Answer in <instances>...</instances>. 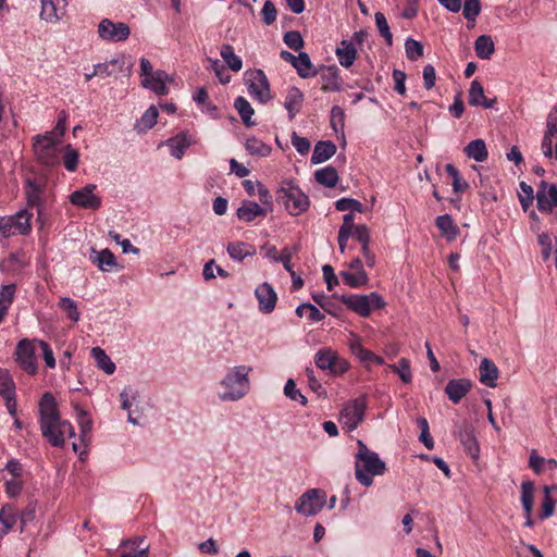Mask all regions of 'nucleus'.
Segmentation results:
<instances>
[{
    "label": "nucleus",
    "instance_id": "1",
    "mask_svg": "<svg viewBox=\"0 0 557 557\" xmlns=\"http://www.w3.org/2000/svg\"><path fill=\"white\" fill-rule=\"evenodd\" d=\"M39 423L42 436L54 447H63L75 435L74 428L60 417L54 396L46 392L39 400Z\"/></svg>",
    "mask_w": 557,
    "mask_h": 557
},
{
    "label": "nucleus",
    "instance_id": "2",
    "mask_svg": "<svg viewBox=\"0 0 557 557\" xmlns=\"http://www.w3.org/2000/svg\"><path fill=\"white\" fill-rule=\"evenodd\" d=\"M252 368L250 366H234L230 368L219 382L218 397L221 401H237L244 398L250 391Z\"/></svg>",
    "mask_w": 557,
    "mask_h": 557
},
{
    "label": "nucleus",
    "instance_id": "3",
    "mask_svg": "<svg viewBox=\"0 0 557 557\" xmlns=\"http://www.w3.org/2000/svg\"><path fill=\"white\" fill-rule=\"evenodd\" d=\"M358 451L355 456V476L363 486L369 487L373 484V476L383 475L387 468L379 454L372 451L361 441H357Z\"/></svg>",
    "mask_w": 557,
    "mask_h": 557
},
{
    "label": "nucleus",
    "instance_id": "4",
    "mask_svg": "<svg viewBox=\"0 0 557 557\" xmlns=\"http://www.w3.org/2000/svg\"><path fill=\"white\" fill-rule=\"evenodd\" d=\"M277 201L293 216L305 213L310 207V199L299 186L285 182L276 191Z\"/></svg>",
    "mask_w": 557,
    "mask_h": 557
},
{
    "label": "nucleus",
    "instance_id": "5",
    "mask_svg": "<svg viewBox=\"0 0 557 557\" xmlns=\"http://www.w3.org/2000/svg\"><path fill=\"white\" fill-rule=\"evenodd\" d=\"M338 298L349 310L363 318L369 317L373 310L386 306L383 297L375 292L368 295H342Z\"/></svg>",
    "mask_w": 557,
    "mask_h": 557
},
{
    "label": "nucleus",
    "instance_id": "6",
    "mask_svg": "<svg viewBox=\"0 0 557 557\" xmlns=\"http://www.w3.org/2000/svg\"><path fill=\"white\" fill-rule=\"evenodd\" d=\"M368 407L366 396H359L347 401L338 413V422L346 432L355 431L364 420Z\"/></svg>",
    "mask_w": 557,
    "mask_h": 557
},
{
    "label": "nucleus",
    "instance_id": "7",
    "mask_svg": "<svg viewBox=\"0 0 557 557\" xmlns=\"http://www.w3.org/2000/svg\"><path fill=\"white\" fill-rule=\"evenodd\" d=\"M58 138L52 134L36 135L33 138V151L37 160L46 166H54L59 163Z\"/></svg>",
    "mask_w": 557,
    "mask_h": 557
},
{
    "label": "nucleus",
    "instance_id": "8",
    "mask_svg": "<svg viewBox=\"0 0 557 557\" xmlns=\"http://www.w3.org/2000/svg\"><path fill=\"white\" fill-rule=\"evenodd\" d=\"M249 95L260 103L272 99L270 83L262 70H248L244 76Z\"/></svg>",
    "mask_w": 557,
    "mask_h": 557
},
{
    "label": "nucleus",
    "instance_id": "9",
    "mask_svg": "<svg viewBox=\"0 0 557 557\" xmlns=\"http://www.w3.org/2000/svg\"><path fill=\"white\" fill-rule=\"evenodd\" d=\"M30 219L32 213L26 210H21L14 215L0 216V234L4 237L27 235L32 230Z\"/></svg>",
    "mask_w": 557,
    "mask_h": 557
},
{
    "label": "nucleus",
    "instance_id": "10",
    "mask_svg": "<svg viewBox=\"0 0 557 557\" xmlns=\"http://www.w3.org/2000/svg\"><path fill=\"white\" fill-rule=\"evenodd\" d=\"M326 503V494L318 488L308 490L304 493L295 505V510L305 516L311 517L319 513Z\"/></svg>",
    "mask_w": 557,
    "mask_h": 557
},
{
    "label": "nucleus",
    "instance_id": "11",
    "mask_svg": "<svg viewBox=\"0 0 557 557\" xmlns=\"http://www.w3.org/2000/svg\"><path fill=\"white\" fill-rule=\"evenodd\" d=\"M36 339H21L16 345L15 360L20 368L29 375L38 373V364L36 359Z\"/></svg>",
    "mask_w": 557,
    "mask_h": 557
},
{
    "label": "nucleus",
    "instance_id": "12",
    "mask_svg": "<svg viewBox=\"0 0 557 557\" xmlns=\"http://www.w3.org/2000/svg\"><path fill=\"white\" fill-rule=\"evenodd\" d=\"M131 35L129 26L123 22L102 18L98 24V36L108 42L125 41Z\"/></svg>",
    "mask_w": 557,
    "mask_h": 557
},
{
    "label": "nucleus",
    "instance_id": "13",
    "mask_svg": "<svg viewBox=\"0 0 557 557\" xmlns=\"http://www.w3.org/2000/svg\"><path fill=\"white\" fill-rule=\"evenodd\" d=\"M314 362L319 369L329 371L333 375H341L348 370V363L331 348L319 349L314 356Z\"/></svg>",
    "mask_w": 557,
    "mask_h": 557
},
{
    "label": "nucleus",
    "instance_id": "14",
    "mask_svg": "<svg viewBox=\"0 0 557 557\" xmlns=\"http://www.w3.org/2000/svg\"><path fill=\"white\" fill-rule=\"evenodd\" d=\"M536 207L542 213L557 209V185L541 181L536 187Z\"/></svg>",
    "mask_w": 557,
    "mask_h": 557
},
{
    "label": "nucleus",
    "instance_id": "15",
    "mask_svg": "<svg viewBox=\"0 0 557 557\" xmlns=\"http://www.w3.org/2000/svg\"><path fill=\"white\" fill-rule=\"evenodd\" d=\"M96 185H87L70 195L72 205L83 209H98L101 206V198L95 194Z\"/></svg>",
    "mask_w": 557,
    "mask_h": 557
},
{
    "label": "nucleus",
    "instance_id": "16",
    "mask_svg": "<svg viewBox=\"0 0 557 557\" xmlns=\"http://www.w3.org/2000/svg\"><path fill=\"white\" fill-rule=\"evenodd\" d=\"M66 5V0H41L40 18L55 24L65 15Z\"/></svg>",
    "mask_w": 557,
    "mask_h": 557
},
{
    "label": "nucleus",
    "instance_id": "17",
    "mask_svg": "<svg viewBox=\"0 0 557 557\" xmlns=\"http://www.w3.org/2000/svg\"><path fill=\"white\" fill-rule=\"evenodd\" d=\"M555 135H557V102L547 115L546 129L541 143V150L548 159L553 158V138Z\"/></svg>",
    "mask_w": 557,
    "mask_h": 557
},
{
    "label": "nucleus",
    "instance_id": "18",
    "mask_svg": "<svg viewBox=\"0 0 557 557\" xmlns=\"http://www.w3.org/2000/svg\"><path fill=\"white\" fill-rule=\"evenodd\" d=\"M255 296L258 300V308L262 313H271L276 306L277 295L273 287L264 282L255 289Z\"/></svg>",
    "mask_w": 557,
    "mask_h": 557
},
{
    "label": "nucleus",
    "instance_id": "19",
    "mask_svg": "<svg viewBox=\"0 0 557 557\" xmlns=\"http://www.w3.org/2000/svg\"><path fill=\"white\" fill-rule=\"evenodd\" d=\"M457 437L463 446L466 453L473 459L480 457V446L474 434V430L470 424H462L457 431Z\"/></svg>",
    "mask_w": 557,
    "mask_h": 557
},
{
    "label": "nucleus",
    "instance_id": "20",
    "mask_svg": "<svg viewBox=\"0 0 557 557\" xmlns=\"http://www.w3.org/2000/svg\"><path fill=\"white\" fill-rule=\"evenodd\" d=\"M172 82L173 77L162 70H157L156 73L151 74L147 78H143L141 85L159 96H165L169 94L168 84Z\"/></svg>",
    "mask_w": 557,
    "mask_h": 557
},
{
    "label": "nucleus",
    "instance_id": "21",
    "mask_svg": "<svg viewBox=\"0 0 557 557\" xmlns=\"http://www.w3.org/2000/svg\"><path fill=\"white\" fill-rule=\"evenodd\" d=\"M89 260L102 272H110L117 268L116 258L108 248L102 250L91 248Z\"/></svg>",
    "mask_w": 557,
    "mask_h": 557
},
{
    "label": "nucleus",
    "instance_id": "22",
    "mask_svg": "<svg viewBox=\"0 0 557 557\" xmlns=\"http://www.w3.org/2000/svg\"><path fill=\"white\" fill-rule=\"evenodd\" d=\"M304 101L305 97L299 88L293 86L287 89L283 106L287 111L288 119L290 121L300 112Z\"/></svg>",
    "mask_w": 557,
    "mask_h": 557
},
{
    "label": "nucleus",
    "instance_id": "23",
    "mask_svg": "<svg viewBox=\"0 0 557 557\" xmlns=\"http://www.w3.org/2000/svg\"><path fill=\"white\" fill-rule=\"evenodd\" d=\"M472 383L468 379L450 380L445 393L450 401L458 404L471 389Z\"/></svg>",
    "mask_w": 557,
    "mask_h": 557
},
{
    "label": "nucleus",
    "instance_id": "24",
    "mask_svg": "<svg viewBox=\"0 0 557 557\" xmlns=\"http://www.w3.org/2000/svg\"><path fill=\"white\" fill-rule=\"evenodd\" d=\"M194 144H196V140L187 133L177 134L165 141V145L170 148L171 156L178 160L183 158L186 149Z\"/></svg>",
    "mask_w": 557,
    "mask_h": 557
},
{
    "label": "nucleus",
    "instance_id": "25",
    "mask_svg": "<svg viewBox=\"0 0 557 557\" xmlns=\"http://www.w3.org/2000/svg\"><path fill=\"white\" fill-rule=\"evenodd\" d=\"M479 379L487 387H496L499 371L497 366L490 359L484 358L479 366Z\"/></svg>",
    "mask_w": 557,
    "mask_h": 557
},
{
    "label": "nucleus",
    "instance_id": "26",
    "mask_svg": "<svg viewBox=\"0 0 557 557\" xmlns=\"http://www.w3.org/2000/svg\"><path fill=\"white\" fill-rule=\"evenodd\" d=\"M496 103V99H487L484 95V88L482 84L474 79L470 84L469 88V104L472 107H483L485 109H491Z\"/></svg>",
    "mask_w": 557,
    "mask_h": 557
},
{
    "label": "nucleus",
    "instance_id": "27",
    "mask_svg": "<svg viewBox=\"0 0 557 557\" xmlns=\"http://www.w3.org/2000/svg\"><path fill=\"white\" fill-rule=\"evenodd\" d=\"M238 220L244 222H252L259 216L267 215V209L262 208L259 203L250 200H245L236 211Z\"/></svg>",
    "mask_w": 557,
    "mask_h": 557
},
{
    "label": "nucleus",
    "instance_id": "28",
    "mask_svg": "<svg viewBox=\"0 0 557 557\" xmlns=\"http://www.w3.org/2000/svg\"><path fill=\"white\" fill-rule=\"evenodd\" d=\"M335 54L339 64L346 69L350 67L357 57V48L354 45V41H348L344 39L339 42L337 48L335 49Z\"/></svg>",
    "mask_w": 557,
    "mask_h": 557
},
{
    "label": "nucleus",
    "instance_id": "29",
    "mask_svg": "<svg viewBox=\"0 0 557 557\" xmlns=\"http://www.w3.org/2000/svg\"><path fill=\"white\" fill-rule=\"evenodd\" d=\"M435 224L441 232V235L448 242H453L459 234V228L453 221L449 214H443L436 218Z\"/></svg>",
    "mask_w": 557,
    "mask_h": 557
},
{
    "label": "nucleus",
    "instance_id": "30",
    "mask_svg": "<svg viewBox=\"0 0 557 557\" xmlns=\"http://www.w3.org/2000/svg\"><path fill=\"white\" fill-rule=\"evenodd\" d=\"M336 152V146L332 141H318L311 156V162L319 164L327 161Z\"/></svg>",
    "mask_w": 557,
    "mask_h": 557
},
{
    "label": "nucleus",
    "instance_id": "31",
    "mask_svg": "<svg viewBox=\"0 0 557 557\" xmlns=\"http://www.w3.org/2000/svg\"><path fill=\"white\" fill-rule=\"evenodd\" d=\"M226 251L231 259L243 261L246 257L253 256L256 249L252 245L244 242H232L227 245Z\"/></svg>",
    "mask_w": 557,
    "mask_h": 557
},
{
    "label": "nucleus",
    "instance_id": "32",
    "mask_svg": "<svg viewBox=\"0 0 557 557\" xmlns=\"http://www.w3.org/2000/svg\"><path fill=\"white\" fill-rule=\"evenodd\" d=\"M465 153L469 159L476 162H484L487 157V148L483 139H474L465 147Z\"/></svg>",
    "mask_w": 557,
    "mask_h": 557
},
{
    "label": "nucleus",
    "instance_id": "33",
    "mask_svg": "<svg viewBox=\"0 0 557 557\" xmlns=\"http://www.w3.org/2000/svg\"><path fill=\"white\" fill-rule=\"evenodd\" d=\"M544 498L541 504V510L539 513L540 520H545L552 517L555 512V500L553 498L554 492H557V486H544Z\"/></svg>",
    "mask_w": 557,
    "mask_h": 557
},
{
    "label": "nucleus",
    "instance_id": "34",
    "mask_svg": "<svg viewBox=\"0 0 557 557\" xmlns=\"http://www.w3.org/2000/svg\"><path fill=\"white\" fill-rule=\"evenodd\" d=\"M121 545L131 548L129 552L123 553L121 557H148L149 546L145 544L144 537L123 541Z\"/></svg>",
    "mask_w": 557,
    "mask_h": 557
},
{
    "label": "nucleus",
    "instance_id": "35",
    "mask_svg": "<svg viewBox=\"0 0 557 557\" xmlns=\"http://www.w3.org/2000/svg\"><path fill=\"white\" fill-rule=\"evenodd\" d=\"M474 50L478 58L488 60L495 51V45L492 37L488 35L479 36L474 41Z\"/></svg>",
    "mask_w": 557,
    "mask_h": 557
},
{
    "label": "nucleus",
    "instance_id": "36",
    "mask_svg": "<svg viewBox=\"0 0 557 557\" xmlns=\"http://www.w3.org/2000/svg\"><path fill=\"white\" fill-rule=\"evenodd\" d=\"M535 484L530 480H524L520 486V502L523 510L533 511Z\"/></svg>",
    "mask_w": 557,
    "mask_h": 557
},
{
    "label": "nucleus",
    "instance_id": "37",
    "mask_svg": "<svg viewBox=\"0 0 557 557\" xmlns=\"http://www.w3.org/2000/svg\"><path fill=\"white\" fill-rule=\"evenodd\" d=\"M293 66L297 71L298 75L302 78L313 77L317 75V70L314 69L308 53L306 52H300L297 55Z\"/></svg>",
    "mask_w": 557,
    "mask_h": 557
},
{
    "label": "nucleus",
    "instance_id": "38",
    "mask_svg": "<svg viewBox=\"0 0 557 557\" xmlns=\"http://www.w3.org/2000/svg\"><path fill=\"white\" fill-rule=\"evenodd\" d=\"M91 357L95 359L96 364L106 374H113L115 371V363L107 355V352L100 347H94L91 349Z\"/></svg>",
    "mask_w": 557,
    "mask_h": 557
},
{
    "label": "nucleus",
    "instance_id": "39",
    "mask_svg": "<svg viewBox=\"0 0 557 557\" xmlns=\"http://www.w3.org/2000/svg\"><path fill=\"white\" fill-rule=\"evenodd\" d=\"M317 182L325 187H334L338 182V173L334 166L327 165L314 173Z\"/></svg>",
    "mask_w": 557,
    "mask_h": 557
},
{
    "label": "nucleus",
    "instance_id": "40",
    "mask_svg": "<svg viewBox=\"0 0 557 557\" xmlns=\"http://www.w3.org/2000/svg\"><path fill=\"white\" fill-rule=\"evenodd\" d=\"M234 107L237 110L238 114L240 115V119L243 120L245 125L252 126L256 124V122L252 121L255 110L246 98H236Z\"/></svg>",
    "mask_w": 557,
    "mask_h": 557
},
{
    "label": "nucleus",
    "instance_id": "41",
    "mask_svg": "<svg viewBox=\"0 0 557 557\" xmlns=\"http://www.w3.org/2000/svg\"><path fill=\"white\" fill-rule=\"evenodd\" d=\"M341 276L344 283L351 288H359L368 285L369 276L366 271L350 272L342 271Z\"/></svg>",
    "mask_w": 557,
    "mask_h": 557
},
{
    "label": "nucleus",
    "instance_id": "42",
    "mask_svg": "<svg viewBox=\"0 0 557 557\" xmlns=\"http://www.w3.org/2000/svg\"><path fill=\"white\" fill-rule=\"evenodd\" d=\"M220 54L232 71L239 72L242 70L243 61L237 54H235L234 48L231 45H223L221 47Z\"/></svg>",
    "mask_w": 557,
    "mask_h": 557
},
{
    "label": "nucleus",
    "instance_id": "43",
    "mask_svg": "<svg viewBox=\"0 0 557 557\" xmlns=\"http://www.w3.org/2000/svg\"><path fill=\"white\" fill-rule=\"evenodd\" d=\"M123 63L124 62L122 58H113L110 61L97 63L94 65V67L96 70V74L98 75V77L106 78L112 76L115 73L114 67H119V70L121 71Z\"/></svg>",
    "mask_w": 557,
    "mask_h": 557
},
{
    "label": "nucleus",
    "instance_id": "44",
    "mask_svg": "<svg viewBox=\"0 0 557 557\" xmlns=\"http://www.w3.org/2000/svg\"><path fill=\"white\" fill-rule=\"evenodd\" d=\"M58 306L74 323H77L81 320V312L78 310L77 302L74 299L70 297H61Z\"/></svg>",
    "mask_w": 557,
    "mask_h": 557
},
{
    "label": "nucleus",
    "instance_id": "45",
    "mask_svg": "<svg viewBox=\"0 0 557 557\" xmlns=\"http://www.w3.org/2000/svg\"><path fill=\"white\" fill-rule=\"evenodd\" d=\"M245 148L250 154L258 157H268L272 151L271 146L256 137L248 138L246 140Z\"/></svg>",
    "mask_w": 557,
    "mask_h": 557
},
{
    "label": "nucleus",
    "instance_id": "46",
    "mask_svg": "<svg viewBox=\"0 0 557 557\" xmlns=\"http://www.w3.org/2000/svg\"><path fill=\"white\" fill-rule=\"evenodd\" d=\"M17 512L14 507L5 505L0 511V523L3 527L2 534H7L16 523Z\"/></svg>",
    "mask_w": 557,
    "mask_h": 557
},
{
    "label": "nucleus",
    "instance_id": "47",
    "mask_svg": "<svg viewBox=\"0 0 557 557\" xmlns=\"http://www.w3.org/2000/svg\"><path fill=\"white\" fill-rule=\"evenodd\" d=\"M388 368L398 376L405 384H409L412 381V372L410 368V361L406 358H401L395 364H389Z\"/></svg>",
    "mask_w": 557,
    "mask_h": 557
},
{
    "label": "nucleus",
    "instance_id": "48",
    "mask_svg": "<svg viewBox=\"0 0 557 557\" xmlns=\"http://www.w3.org/2000/svg\"><path fill=\"white\" fill-rule=\"evenodd\" d=\"M158 114L157 107L150 106L136 124L138 132L152 128L157 124Z\"/></svg>",
    "mask_w": 557,
    "mask_h": 557
},
{
    "label": "nucleus",
    "instance_id": "49",
    "mask_svg": "<svg viewBox=\"0 0 557 557\" xmlns=\"http://www.w3.org/2000/svg\"><path fill=\"white\" fill-rule=\"evenodd\" d=\"M0 395L2 397L15 395V383L5 369H0Z\"/></svg>",
    "mask_w": 557,
    "mask_h": 557
},
{
    "label": "nucleus",
    "instance_id": "50",
    "mask_svg": "<svg viewBox=\"0 0 557 557\" xmlns=\"http://www.w3.org/2000/svg\"><path fill=\"white\" fill-rule=\"evenodd\" d=\"M536 199L533 187L525 182L520 183L519 201L524 211H527Z\"/></svg>",
    "mask_w": 557,
    "mask_h": 557
},
{
    "label": "nucleus",
    "instance_id": "51",
    "mask_svg": "<svg viewBox=\"0 0 557 557\" xmlns=\"http://www.w3.org/2000/svg\"><path fill=\"white\" fill-rule=\"evenodd\" d=\"M446 173L453 178V189L455 193H462L468 188V183L462 178L457 168L450 163L445 166Z\"/></svg>",
    "mask_w": 557,
    "mask_h": 557
},
{
    "label": "nucleus",
    "instance_id": "52",
    "mask_svg": "<svg viewBox=\"0 0 557 557\" xmlns=\"http://www.w3.org/2000/svg\"><path fill=\"white\" fill-rule=\"evenodd\" d=\"M284 395L290 400L298 401L301 406H306L308 400L307 397L296 387V383L293 379H288L284 386Z\"/></svg>",
    "mask_w": 557,
    "mask_h": 557
},
{
    "label": "nucleus",
    "instance_id": "53",
    "mask_svg": "<svg viewBox=\"0 0 557 557\" xmlns=\"http://www.w3.org/2000/svg\"><path fill=\"white\" fill-rule=\"evenodd\" d=\"M77 421L81 429V442L86 446V441L92 429V421L89 414L82 409L78 411Z\"/></svg>",
    "mask_w": 557,
    "mask_h": 557
},
{
    "label": "nucleus",
    "instance_id": "54",
    "mask_svg": "<svg viewBox=\"0 0 557 557\" xmlns=\"http://www.w3.org/2000/svg\"><path fill=\"white\" fill-rule=\"evenodd\" d=\"M374 18H375V25L377 27L379 33L385 39L386 44L388 46H392L393 35L391 33V29H389V26H388L385 15L382 12H376L374 15Z\"/></svg>",
    "mask_w": 557,
    "mask_h": 557
},
{
    "label": "nucleus",
    "instance_id": "55",
    "mask_svg": "<svg viewBox=\"0 0 557 557\" xmlns=\"http://www.w3.org/2000/svg\"><path fill=\"white\" fill-rule=\"evenodd\" d=\"M78 159H79L78 151L72 145H66L64 147V156H63V163H64L65 169L70 172L75 171L78 165Z\"/></svg>",
    "mask_w": 557,
    "mask_h": 557
},
{
    "label": "nucleus",
    "instance_id": "56",
    "mask_svg": "<svg viewBox=\"0 0 557 557\" xmlns=\"http://www.w3.org/2000/svg\"><path fill=\"white\" fill-rule=\"evenodd\" d=\"M405 51L408 60L417 61L423 55V46L412 38H407L405 41Z\"/></svg>",
    "mask_w": 557,
    "mask_h": 557
},
{
    "label": "nucleus",
    "instance_id": "57",
    "mask_svg": "<svg viewBox=\"0 0 557 557\" xmlns=\"http://www.w3.org/2000/svg\"><path fill=\"white\" fill-rule=\"evenodd\" d=\"M202 275L206 281H210L214 278L216 275L226 278L228 276V273L221 267L216 265L214 260H210L205 263Z\"/></svg>",
    "mask_w": 557,
    "mask_h": 557
},
{
    "label": "nucleus",
    "instance_id": "58",
    "mask_svg": "<svg viewBox=\"0 0 557 557\" xmlns=\"http://www.w3.org/2000/svg\"><path fill=\"white\" fill-rule=\"evenodd\" d=\"M335 208L337 211H347L350 212H363L362 203L352 198H341L335 202Z\"/></svg>",
    "mask_w": 557,
    "mask_h": 557
},
{
    "label": "nucleus",
    "instance_id": "59",
    "mask_svg": "<svg viewBox=\"0 0 557 557\" xmlns=\"http://www.w3.org/2000/svg\"><path fill=\"white\" fill-rule=\"evenodd\" d=\"M283 40L288 48H290L295 51L301 50L305 45V41H304L300 33L297 30H289V32L285 33Z\"/></svg>",
    "mask_w": 557,
    "mask_h": 557
},
{
    "label": "nucleus",
    "instance_id": "60",
    "mask_svg": "<svg viewBox=\"0 0 557 557\" xmlns=\"http://www.w3.org/2000/svg\"><path fill=\"white\" fill-rule=\"evenodd\" d=\"M36 343L42 352V358H44L46 367L48 369H54L57 366V360L54 358V354H53V350L50 347V345L47 342L41 341V339H36Z\"/></svg>",
    "mask_w": 557,
    "mask_h": 557
},
{
    "label": "nucleus",
    "instance_id": "61",
    "mask_svg": "<svg viewBox=\"0 0 557 557\" xmlns=\"http://www.w3.org/2000/svg\"><path fill=\"white\" fill-rule=\"evenodd\" d=\"M277 11L271 0H267L261 9L262 22L265 25H272L276 21Z\"/></svg>",
    "mask_w": 557,
    "mask_h": 557
},
{
    "label": "nucleus",
    "instance_id": "62",
    "mask_svg": "<svg viewBox=\"0 0 557 557\" xmlns=\"http://www.w3.org/2000/svg\"><path fill=\"white\" fill-rule=\"evenodd\" d=\"M481 12V4L479 0H465L463 16L468 21H475Z\"/></svg>",
    "mask_w": 557,
    "mask_h": 557
},
{
    "label": "nucleus",
    "instance_id": "63",
    "mask_svg": "<svg viewBox=\"0 0 557 557\" xmlns=\"http://www.w3.org/2000/svg\"><path fill=\"white\" fill-rule=\"evenodd\" d=\"M40 195L41 191L39 187L34 184L32 181H27L26 186V197H27V205L30 207H37L40 205Z\"/></svg>",
    "mask_w": 557,
    "mask_h": 557
},
{
    "label": "nucleus",
    "instance_id": "64",
    "mask_svg": "<svg viewBox=\"0 0 557 557\" xmlns=\"http://www.w3.org/2000/svg\"><path fill=\"white\" fill-rule=\"evenodd\" d=\"M210 70L214 72L216 77L222 84H227L231 81V75L226 72L224 65L218 59H209Z\"/></svg>",
    "mask_w": 557,
    "mask_h": 557
}]
</instances>
